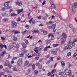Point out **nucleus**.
Segmentation results:
<instances>
[{
	"label": "nucleus",
	"mask_w": 77,
	"mask_h": 77,
	"mask_svg": "<svg viewBox=\"0 0 77 77\" xmlns=\"http://www.w3.org/2000/svg\"><path fill=\"white\" fill-rule=\"evenodd\" d=\"M46 23L47 25H49V24H53V23H54V21H50L47 22Z\"/></svg>",
	"instance_id": "9b49d317"
},
{
	"label": "nucleus",
	"mask_w": 77,
	"mask_h": 77,
	"mask_svg": "<svg viewBox=\"0 0 77 77\" xmlns=\"http://www.w3.org/2000/svg\"><path fill=\"white\" fill-rule=\"evenodd\" d=\"M51 40H49L48 41H47V44H49V43H50V42H51Z\"/></svg>",
	"instance_id": "5fc2aeb1"
},
{
	"label": "nucleus",
	"mask_w": 77,
	"mask_h": 77,
	"mask_svg": "<svg viewBox=\"0 0 77 77\" xmlns=\"http://www.w3.org/2000/svg\"><path fill=\"white\" fill-rule=\"evenodd\" d=\"M21 20V19H20V18H18L17 20V21H20Z\"/></svg>",
	"instance_id": "052dcab7"
},
{
	"label": "nucleus",
	"mask_w": 77,
	"mask_h": 77,
	"mask_svg": "<svg viewBox=\"0 0 77 77\" xmlns=\"http://www.w3.org/2000/svg\"><path fill=\"white\" fill-rule=\"evenodd\" d=\"M74 20L76 22H77V18L75 17L74 18Z\"/></svg>",
	"instance_id": "338daca9"
},
{
	"label": "nucleus",
	"mask_w": 77,
	"mask_h": 77,
	"mask_svg": "<svg viewBox=\"0 0 77 77\" xmlns=\"http://www.w3.org/2000/svg\"><path fill=\"white\" fill-rule=\"evenodd\" d=\"M32 69H28L27 70V72L29 73H30L31 72V71H32Z\"/></svg>",
	"instance_id": "412c9836"
},
{
	"label": "nucleus",
	"mask_w": 77,
	"mask_h": 77,
	"mask_svg": "<svg viewBox=\"0 0 77 77\" xmlns=\"http://www.w3.org/2000/svg\"><path fill=\"white\" fill-rule=\"evenodd\" d=\"M23 10V9H21V10H16V11L18 12L17 13L18 14H19L20 12H22Z\"/></svg>",
	"instance_id": "ddd939ff"
},
{
	"label": "nucleus",
	"mask_w": 77,
	"mask_h": 77,
	"mask_svg": "<svg viewBox=\"0 0 77 77\" xmlns=\"http://www.w3.org/2000/svg\"><path fill=\"white\" fill-rule=\"evenodd\" d=\"M34 51H35V52H36V53H38V50L35 49L34 50Z\"/></svg>",
	"instance_id": "69168bd1"
},
{
	"label": "nucleus",
	"mask_w": 77,
	"mask_h": 77,
	"mask_svg": "<svg viewBox=\"0 0 77 77\" xmlns=\"http://www.w3.org/2000/svg\"><path fill=\"white\" fill-rule=\"evenodd\" d=\"M39 57H36L35 58V59L36 60H38L39 59Z\"/></svg>",
	"instance_id": "37998d69"
},
{
	"label": "nucleus",
	"mask_w": 77,
	"mask_h": 77,
	"mask_svg": "<svg viewBox=\"0 0 77 77\" xmlns=\"http://www.w3.org/2000/svg\"><path fill=\"white\" fill-rule=\"evenodd\" d=\"M52 36L53 38H51V40H54V38L53 37V35H52Z\"/></svg>",
	"instance_id": "bf43d9fd"
},
{
	"label": "nucleus",
	"mask_w": 77,
	"mask_h": 77,
	"mask_svg": "<svg viewBox=\"0 0 77 77\" xmlns=\"http://www.w3.org/2000/svg\"><path fill=\"white\" fill-rule=\"evenodd\" d=\"M27 31L25 30L24 31L22 32V34H23V35H24V34H25V33H27Z\"/></svg>",
	"instance_id": "c756f323"
},
{
	"label": "nucleus",
	"mask_w": 77,
	"mask_h": 77,
	"mask_svg": "<svg viewBox=\"0 0 77 77\" xmlns=\"http://www.w3.org/2000/svg\"><path fill=\"white\" fill-rule=\"evenodd\" d=\"M13 71H18V70L16 68V67H13L12 68Z\"/></svg>",
	"instance_id": "9d476101"
},
{
	"label": "nucleus",
	"mask_w": 77,
	"mask_h": 77,
	"mask_svg": "<svg viewBox=\"0 0 77 77\" xmlns=\"http://www.w3.org/2000/svg\"><path fill=\"white\" fill-rule=\"evenodd\" d=\"M23 48H26V45L25 43H23L22 44Z\"/></svg>",
	"instance_id": "f3484780"
},
{
	"label": "nucleus",
	"mask_w": 77,
	"mask_h": 77,
	"mask_svg": "<svg viewBox=\"0 0 77 77\" xmlns=\"http://www.w3.org/2000/svg\"><path fill=\"white\" fill-rule=\"evenodd\" d=\"M71 54V52H69L67 54V56H70Z\"/></svg>",
	"instance_id": "a19ab883"
},
{
	"label": "nucleus",
	"mask_w": 77,
	"mask_h": 77,
	"mask_svg": "<svg viewBox=\"0 0 77 77\" xmlns=\"http://www.w3.org/2000/svg\"><path fill=\"white\" fill-rule=\"evenodd\" d=\"M36 56H41V54L39 53H37L35 54Z\"/></svg>",
	"instance_id": "b1692460"
},
{
	"label": "nucleus",
	"mask_w": 77,
	"mask_h": 77,
	"mask_svg": "<svg viewBox=\"0 0 77 77\" xmlns=\"http://www.w3.org/2000/svg\"><path fill=\"white\" fill-rule=\"evenodd\" d=\"M3 68V66L2 65H0V69Z\"/></svg>",
	"instance_id": "0e129e2a"
},
{
	"label": "nucleus",
	"mask_w": 77,
	"mask_h": 77,
	"mask_svg": "<svg viewBox=\"0 0 77 77\" xmlns=\"http://www.w3.org/2000/svg\"><path fill=\"white\" fill-rule=\"evenodd\" d=\"M19 45H20L19 44H17V45H16V48H19Z\"/></svg>",
	"instance_id": "de8ad7c7"
},
{
	"label": "nucleus",
	"mask_w": 77,
	"mask_h": 77,
	"mask_svg": "<svg viewBox=\"0 0 77 77\" xmlns=\"http://www.w3.org/2000/svg\"><path fill=\"white\" fill-rule=\"evenodd\" d=\"M69 8L72 12H75V10L74 8H77V3H73L72 4H70L69 6Z\"/></svg>",
	"instance_id": "f257e3e1"
},
{
	"label": "nucleus",
	"mask_w": 77,
	"mask_h": 77,
	"mask_svg": "<svg viewBox=\"0 0 77 77\" xmlns=\"http://www.w3.org/2000/svg\"><path fill=\"white\" fill-rule=\"evenodd\" d=\"M20 57H22L24 56V54L23 53H21L20 54Z\"/></svg>",
	"instance_id": "49530a36"
},
{
	"label": "nucleus",
	"mask_w": 77,
	"mask_h": 77,
	"mask_svg": "<svg viewBox=\"0 0 77 77\" xmlns=\"http://www.w3.org/2000/svg\"><path fill=\"white\" fill-rule=\"evenodd\" d=\"M1 39L2 40H5V39H6V38L1 37Z\"/></svg>",
	"instance_id": "09e8293b"
},
{
	"label": "nucleus",
	"mask_w": 77,
	"mask_h": 77,
	"mask_svg": "<svg viewBox=\"0 0 77 77\" xmlns=\"http://www.w3.org/2000/svg\"><path fill=\"white\" fill-rule=\"evenodd\" d=\"M1 9L2 11H5V10L6 9V8L5 7H3Z\"/></svg>",
	"instance_id": "a18cd8bd"
},
{
	"label": "nucleus",
	"mask_w": 77,
	"mask_h": 77,
	"mask_svg": "<svg viewBox=\"0 0 77 77\" xmlns=\"http://www.w3.org/2000/svg\"><path fill=\"white\" fill-rule=\"evenodd\" d=\"M59 74L60 75H62L63 74V72H59Z\"/></svg>",
	"instance_id": "473e14b6"
},
{
	"label": "nucleus",
	"mask_w": 77,
	"mask_h": 77,
	"mask_svg": "<svg viewBox=\"0 0 77 77\" xmlns=\"http://www.w3.org/2000/svg\"><path fill=\"white\" fill-rule=\"evenodd\" d=\"M4 72H9V71H8V69L7 68H5L4 69Z\"/></svg>",
	"instance_id": "5701e85b"
},
{
	"label": "nucleus",
	"mask_w": 77,
	"mask_h": 77,
	"mask_svg": "<svg viewBox=\"0 0 77 77\" xmlns=\"http://www.w3.org/2000/svg\"><path fill=\"white\" fill-rule=\"evenodd\" d=\"M5 54H6V52L5 51H3L1 55L0 54V58H1V57H2V56H4V55H5Z\"/></svg>",
	"instance_id": "f8f14e48"
},
{
	"label": "nucleus",
	"mask_w": 77,
	"mask_h": 77,
	"mask_svg": "<svg viewBox=\"0 0 77 77\" xmlns=\"http://www.w3.org/2000/svg\"><path fill=\"white\" fill-rule=\"evenodd\" d=\"M13 47H14V46L10 45L8 47V50H11V49H12L13 48Z\"/></svg>",
	"instance_id": "4468645a"
},
{
	"label": "nucleus",
	"mask_w": 77,
	"mask_h": 77,
	"mask_svg": "<svg viewBox=\"0 0 77 77\" xmlns=\"http://www.w3.org/2000/svg\"><path fill=\"white\" fill-rule=\"evenodd\" d=\"M34 72L35 74H37L38 73V71L37 70H35L34 71Z\"/></svg>",
	"instance_id": "e433bc0d"
},
{
	"label": "nucleus",
	"mask_w": 77,
	"mask_h": 77,
	"mask_svg": "<svg viewBox=\"0 0 77 77\" xmlns=\"http://www.w3.org/2000/svg\"><path fill=\"white\" fill-rule=\"evenodd\" d=\"M70 72H69V71L67 69H66L64 71V72L66 74V75H69V74H71V70H69Z\"/></svg>",
	"instance_id": "20e7f679"
},
{
	"label": "nucleus",
	"mask_w": 77,
	"mask_h": 77,
	"mask_svg": "<svg viewBox=\"0 0 77 77\" xmlns=\"http://www.w3.org/2000/svg\"><path fill=\"white\" fill-rule=\"evenodd\" d=\"M3 47H4V45H2V44H0V47L1 48H3Z\"/></svg>",
	"instance_id": "7c9ffc66"
},
{
	"label": "nucleus",
	"mask_w": 77,
	"mask_h": 77,
	"mask_svg": "<svg viewBox=\"0 0 77 77\" xmlns=\"http://www.w3.org/2000/svg\"><path fill=\"white\" fill-rule=\"evenodd\" d=\"M50 59V60H51V61H53V58L52 57H51L49 58Z\"/></svg>",
	"instance_id": "3c124183"
},
{
	"label": "nucleus",
	"mask_w": 77,
	"mask_h": 77,
	"mask_svg": "<svg viewBox=\"0 0 77 77\" xmlns=\"http://www.w3.org/2000/svg\"><path fill=\"white\" fill-rule=\"evenodd\" d=\"M77 56V54L76 53H75L74 54L73 56L74 57H75V56Z\"/></svg>",
	"instance_id": "603ef678"
},
{
	"label": "nucleus",
	"mask_w": 77,
	"mask_h": 77,
	"mask_svg": "<svg viewBox=\"0 0 77 77\" xmlns=\"http://www.w3.org/2000/svg\"><path fill=\"white\" fill-rule=\"evenodd\" d=\"M15 15L16 16H17V15H18V14H16H16H15V13H12L11 14V17H13V16H15Z\"/></svg>",
	"instance_id": "6ab92c4d"
},
{
	"label": "nucleus",
	"mask_w": 77,
	"mask_h": 77,
	"mask_svg": "<svg viewBox=\"0 0 77 77\" xmlns=\"http://www.w3.org/2000/svg\"><path fill=\"white\" fill-rule=\"evenodd\" d=\"M32 66V63H30L29 64V65H28V66H29V67H30V66Z\"/></svg>",
	"instance_id": "c03bdc74"
},
{
	"label": "nucleus",
	"mask_w": 77,
	"mask_h": 77,
	"mask_svg": "<svg viewBox=\"0 0 77 77\" xmlns=\"http://www.w3.org/2000/svg\"><path fill=\"white\" fill-rule=\"evenodd\" d=\"M42 66L41 65H40L38 66V68H39V69H41V68H42Z\"/></svg>",
	"instance_id": "58836bf2"
},
{
	"label": "nucleus",
	"mask_w": 77,
	"mask_h": 77,
	"mask_svg": "<svg viewBox=\"0 0 77 77\" xmlns=\"http://www.w3.org/2000/svg\"><path fill=\"white\" fill-rule=\"evenodd\" d=\"M25 43L26 44L28 43V40H25Z\"/></svg>",
	"instance_id": "e2e57ef3"
},
{
	"label": "nucleus",
	"mask_w": 77,
	"mask_h": 77,
	"mask_svg": "<svg viewBox=\"0 0 77 77\" xmlns=\"http://www.w3.org/2000/svg\"><path fill=\"white\" fill-rule=\"evenodd\" d=\"M61 65H62L63 66H65V63H63V62L62 61L61 62Z\"/></svg>",
	"instance_id": "2f4dec72"
},
{
	"label": "nucleus",
	"mask_w": 77,
	"mask_h": 77,
	"mask_svg": "<svg viewBox=\"0 0 77 77\" xmlns=\"http://www.w3.org/2000/svg\"><path fill=\"white\" fill-rule=\"evenodd\" d=\"M50 57V55H48L46 56V58L47 59L48 58H49Z\"/></svg>",
	"instance_id": "13d9d810"
},
{
	"label": "nucleus",
	"mask_w": 77,
	"mask_h": 77,
	"mask_svg": "<svg viewBox=\"0 0 77 77\" xmlns=\"http://www.w3.org/2000/svg\"><path fill=\"white\" fill-rule=\"evenodd\" d=\"M22 59H19L17 61V64L19 66L22 65Z\"/></svg>",
	"instance_id": "39448f33"
},
{
	"label": "nucleus",
	"mask_w": 77,
	"mask_h": 77,
	"mask_svg": "<svg viewBox=\"0 0 77 77\" xmlns=\"http://www.w3.org/2000/svg\"><path fill=\"white\" fill-rule=\"evenodd\" d=\"M17 23H16V22H14L13 23L11 24V27L12 28L16 27H17Z\"/></svg>",
	"instance_id": "0eeeda50"
},
{
	"label": "nucleus",
	"mask_w": 77,
	"mask_h": 77,
	"mask_svg": "<svg viewBox=\"0 0 77 77\" xmlns=\"http://www.w3.org/2000/svg\"><path fill=\"white\" fill-rule=\"evenodd\" d=\"M62 36H63V38H62L61 39V44H64L65 42L66 41V39L67 36L66 34L65 33H63L62 34Z\"/></svg>",
	"instance_id": "f03ea898"
},
{
	"label": "nucleus",
	"mask_w": 77,
	"mask_h": 77,
	"mask_svg": "<svg viewBox=\"0 0 77 77\" xmlns=\"http://www.w3.org/2000/svg\"><path fill=\"white\" fill-rule=\"evenodd\" d=\"M23 53H27V50L26 49H24L22 51Z\"/></svg>",
	"instance_id": "cd10ccee"
},
{
	"label": "nucleus",
	"mask_w": 77,
	"mask_h": 77,
	"mask_svg": "<svg viewBox=\"0 0 77 77\" xmlns=\"http://www.w3.org/2000/svg\"><path fill=\"white\" fill-rule=\"evenodd\" d=\"M29 62L28 61H26L25 62V65L26 66L28 65H29Z\"/></svg>",
	"instance_id": "a211bd4d"
},
{
	"label": "nucleus",
	"mask_w": 77,
	"mask_h": 77,
	"mask_svg": "<svg viewBox=\"0 0 77 77\" xmlns=\"http://www.w3.org/2000/svg\"><path fill=\"white\" fill-rule=\"evenodd\" d=\"M40 65V64H39V63H37L36 64V65L37 66H39V65Z\"/></svg>",
	"instance_id": "79ce46f5"
},
{
	"label": "nucleus",
	"mask_w": 77,
	"mask_h": 77,
	"mask_svg": "<svg viewBox=\"0 0 77 77\" xmlns=\"http://www.w3.org/2000/svg\"><path fill=\"white\" fill-rule=\"evenodd\" d=\"M57 46H59V44H54L53 45V46L54 47H56Z\"/></svg>",
	"instance_id": "4be33fe9"
},
{
	"label": "nucleus",
	"mask_w": 77,
	"mask_h": 77,
	"mask_svg": "<svg viewBox=\"0 0 77 77\" xmlns=\"http://www.w3.org/2000/svg\"><path fill=\"white\" fill-rule=\"evenodd\" d=\"M56 72V70L54 69L52 71V74H53L54 72Z\"/></svg>",
	"instance_id": "4c0bfd02"
},
{
	"label": "nucleus",
	"mask_w": 77,
	"mask_h": 77,
	"mask_svg": "<svg viewBox=\"0 0 77 77\" xmlns=\"http://www.w3.org/2000/svg\"><path fill=\"white\" fill-rule=\"evenodd\" d=\"M43 33L44 35H46V34H47V32H46L45 31H43Z\"/></svg>",
	"instance_id": "6e6d98bb"
},
{
	"label": "nucleus",
	"mask_w": 77,
	"mask_h": 77,
	"mask_svg": "<svg viewBox=\"0 0 77 77\" xmlns=\"http://www.w3.org/2000/svg\"><path fill=\"white\" fill-rule=\"evenodd\" d=\"M52 35H52V34H49L48 35V38H50V37Z\"/></svg>",
	"instance_id": "4d7b16f0"
},
{
	"label": "nucleus",
	"mask_w": 77,
	"mask_h": 77,
	"mask_svg": "<svg viewBox=\"0 0 77 77\" xmlns=\"http://www.w3.org/2000/svg\"><path fill=\"white\" fill-rule=\"evenodd\" d=\"M51 53H53L55 55H56L57 54V51H51Z\"/></svg>",
	"instance_id": "aec40b11"
},
{
	"label": "nucleus",
	"mask_w": 77,
	"mask_h": 77,
	"mask_svg": "<svg viewBox=\"0 0 77 77\" xmlns=\"http://www.w3.org/2000/svg\"><path fill=\"white\" fill-rule=\"evenodd\" d=\"M77 42V38H75L73 40V42H72V44H74L75 45V42Z\"/></svg>",
	"instance_id": "dca6fc26"
},
{
	"label": "nucleus",
	"mask_w": 77,
	"mask_h": 77,
	"mask_svg": "<svg viewBox=\"0 0 77 77\" xmlns=\"http://www.w3.org/2000/svg\"><path fill=\"white\" fill-rule=\"evenodd\" d=\"M8 68L10 69L11 68V67H12V65H11V64H8Z\"/></svg>",
	"instance_id": "bb28decb"
},
{
	"label": "nucleus",
	"mask_w": 77,
	"mask_h": 77,
	"mask_svg": "<svg viewBox=\"0 0 77 77\" xmlns=\"http://www.w3.org/2000/svg\"><path fill=\"white\" fill-rule=\"evenodd\" d=\"M17 39V37H14L13 38V41H16Z\"/></svg>",
	"instance_id": "a878e982"
},
{
	"label": "nucleus",
	"mask_w": 77,
	"mask_h": 77,
	"mask_svg": "<svg viewBox=\"0 0 77 77\" xmlns=\"http://www.w3.org/2000/svg\"><path fill=\"white\" fill-rule=\"evenodd\" d=\"M16 4L17 5H18V6H21V5H22V3H21V2L20 1H17L16 2Z\"/></svg>",
	"instance_id": "1a4fd4ad"
},
{
	"label": "nucleus",
	"mask_w": 77,
	"mask_h": 77,
	"mask_svg": "<svg viewBox=\"0 0 77 77\" xmlns=\"http://www.w3.org/2000/svg\"><path fill=\"white\" fill-rule=\"evenodd\" d=\"M4 6L5 7L6 9H9V3L8 2H5L4 4Z\"/></svg>",
	"instance_id": "423d86ee"
},
{
	"label": "nucleus",
	"mask_w": 77,
	"mask_h": 77,
	"mask_svg": "<svg viewBox=\"0 0 77 77\" xmlns=\"http://www.w3.org/2000/svg\"><path fill=\"white\" fill-rule=\"evenodd\" d=\"M3 20L4 21H8V19L5 18L3 19Z\"/></svg>",
	"instance_id": "864d4df0"
},
{
	"label": "nucleus",
	"mask_w": 77,
	"mask_h": 77,
	"mask_svg": "<svg viewBox=\"0 0 77 77\" xmlns=\"http://www.w3.org/2000/svg\"><path fill=\"white\" fill-rule=\"evenodd\" d=\"M36 18H38V19H41V16H37L36 17Z\"/></svg>",
	"instance_id": "8fccbe9b"
},
{
	"label": "nucleus",
	"mask_w": 77,
	"mask_h": 77,
	"mask_svg": "<svg viewBox=\"0 0 77 77\" xmlns=\"http://www.w3.org/2000/svg\"><path fill=\"white\" fill-rule=\"evenodd\" d=\"M14 34H17V33H20V32L16 31L14 32Z\"/></svg>",
	"instance_id": "c9c22d12"
},
{
	"label": "nucleus",
	"mask_w": 77,
	"mask_h": 77,
	"mask_svg": "<svg viewBox=\"0 0 77 77\" xmlns=\"http://www.w3.org/2000/svg\"><path fill=\"white\" fill-rule=\"evenodd\" d=\"M60 57H58L57 59V60H60Z\"/></svg>",
	"instance_id": "774afa93"
},
{
	"label": "nucleus",
	"mask_w": 77,
	"mask_h": 77,
	"mask_svg": "<svg viewBox=\"0 0 77 77\" xmlns=\"http://www.w3.org/2000/svg\"><path fill=\"white\" fill-rule=\"evenodd\" d=\"M69 27L70 28H72L73 27V25L72 24H70Z\"/></svg>",
	"instance_id": "ea45409f"
},
{
	"label": "nucleus",
	"mask_w": 77,
	"mask_h": 77,
	"mask_svg": "<svg viewBox=\"0 0 77 77\" xmlns=\"http://www.w3.org/2000/svg\"><path fill=\"white\" fill-rule=\"evenodd\" d=\"M25 27L26 28V29H29V25H25Z\"/></svg>",
	"instance_id": "f704fd0d"
},
{
	"label": "nucleus",
	"mask_w": 77,
	"mask_h": 77,
	"mask_svg": "<svg viewBox=\"0 0 77 77\" xmlns=\"http://www.w3.org/2000/svg\"><path fill=\"white\" fill-rule=\"evenodd\" d=\"M29 23L30 24H35V21L34 20H33V18H31V19L30 20Z\"/></svg>",
	"instance_id": "6e6552de"
},
{
	"label": "nucleus",
	"mask_w": 77,
	"mask_h": 77,
	"mask_svg": "<svg viewBox=\"0 0 77 77\" xmlns=\"http://www.w3.org/2000/svg\"><path fill=\"white\" fill-rule=\"evenodd\" d=\"M32 32V33H39V31L38 30H34Z\"/></svg>",
	"instance_id": "2eb2a0df"
},
{
	"label": "nucleus",
	"mask_w": 77,
	"mask_h": 77,
	"mask_svg": "<svg viewBox=\"0 0 77 77\" xmlns=\"http://www.w3.org/2000/svg\"><path fill=\"white\" fill-rule=\"evenodd\" d=\"M51 6L53 9H56V6H55V5H54V4L52 5Z\"/></svg>",
	"instance_id": "c85d7f7f"
},
{
	"label": "nucleus",
	"mask_w": 77,
	"mask_h": 77,
	"mask_svg": "<svg viewBox=\"0 0 77 77\" xmlns=\"http://www.w3.org/2000/svg\"><path fill=\"white\" fill-rule=\"evenodd\" d=\"M47 47H46L44 49V51H47Z\"/></svg>",
	"instance_id": "680f3d73"
},
{
	"label": "nucleus",
	"mask_w": 77,
	"mask_h": 77,
	"mask_svg": "<svg viewBox=\"0 0 77 77\" xmlns=\"http://www.w3.org/2000/svg\"><path fill=\"white\" fill-rule=\"evenodd\" d=\"M9 64V63L8 62H6L4 64V66H7Z\"/></svg>",
	"instance_id": "393cba45"
},
{
	"label": "nucleus",
	"mask_w": 77,
	"mask_h": 77,
	"mask_svg": "<svg viewBox=\"0 0 77 77\" xmlns=\"http://www.w3.org/2000/svg\"><path fill=\"white\" fill-rule=\"evenodd\" d=\"M32 68L33 69H35V64H33L32 65Z\"/></svg>",
	"instance_id": "72a5a7b5"
},
{
	"label": "nucleus",
	"mask_w": 77,
	"mask_h": 77,
	"mask_svg": "<svg viewBox=\"0 0 77 77\" xmlns=\"http://www.w3.org/2000/svg\"><path fill=\"white\" fill-rule=\"evenodd\" d=\"M69 44H68L67 46V49H69V50L71 49V45L72 46H74V44L72 43V42L71 40H70L68 42Z\"/></svg>",
	"instance_id": "7ed1b4c3"
}]
</instances>
